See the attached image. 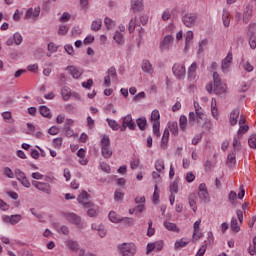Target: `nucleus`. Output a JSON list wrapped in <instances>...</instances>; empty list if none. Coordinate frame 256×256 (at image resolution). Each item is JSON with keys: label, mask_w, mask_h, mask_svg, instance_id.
Masks as SVG:
<instances>
[{"label": "nucleus", "mask_w": 256, "mask_h": 256, "mask_svg": "<svg viewBox=\"0 0 256 256\" xmlns=\"http://www.w3.org/2000/svg\"><path fill=\"white\" fill-rule=\"evenodd\" d=\"M71 89L67 86H64L61 90V95L64 101H69L71 99Z\"/></svg>", "instance_id": "25"}, {"label": "nucleus", "mask_w": 256, "mask_h": 256, "mask_svg": "<svg viewBox=\"0 0 256 256\" xmlns=\"http://www.w3.org/2000/svg\"><path fill=\"white\" fill-rule=\"evenodd\" d=\"M106 121H107L109 127H111V129H113V131H119V129H121V126H119V124L117 123V121L111 120V119H109V118H107Z\"/></svg>", "instance_id": "34"}, {"label": "nucleus", "mask_w": 256, "mask_h": 256, "mask_svg": "<svg viewBox=\"0 0 256 256\" xmlns=\"http://www.w3.org/2000/svg\"><path fill=\"white\" fill-rule=\"evenodd\" d=\"M41 13V8H29L25 14L26 19H33V17H39V14Z\"/></svg>", "instance_id": "17"}, {"label": "nucleus", "mask_w": 256, "mask_h": 256, "mask_svg": "<svg viewBox=\"0 0 256 256\" xmlns=\"http://www.w3.org/2000/svg\"><path fill=\"white\" fill-rule=\"evenodd\" d=\"M239 109H234L231 113H230V125L235 126V124L237 123L238 119H239Z\"/></svg>", "instance_id": "22"}, {"label": "nucleus", "mask_w": 256, "mask_h": 256, "mask_svg": "<svg viewBox=\"0 0 256 256\" xmlns=\"http://www.w3.org/2000/svg\"><path fill=\"white\" fill-rule=\"evenodd\" d=\"M248 131H249V126L247 125L240 126L238 130V139H241V137L245 135V133H247Z\"/></svg>", "instance_id": "39"}, {"label": "nucleus", "mask_w": 256, "mask_h": 256, "mask_svg": "<svg viewBox=\"0 0 256 256\" xmlns=\"http://www.w3.org/2000/svg\"><path fill=\"white\" fill-rule=\"evenodd\" d=\"M194 114H196L197 123H199V119L203 120L205 117V113H203V109L201 108L196 109Z\"/></svg>", "instance_id": "46"}, {"label": "nucleus", "mask_w": 256, "mask_h": 256, "mask_svg": "<svg viewBox=\"0 0 256 256\" xmlns=\"http://www.w3.org/2000/svg\"><path fill=\"white\" fill-rule=\"evenodd\" d=\"M185 39H186V49L189 47V43H191V41H193V31H188L185 35Z\"/></svg>", "instance_id": "44"}, {"label": "nucleus", "mask_w": 256, "mask_h": 256, "mask_svg": "<svg viewBox=\"0 0 256 256\" xmlns=\"http://www.w3.org/2000/svg\"><path fill=\"white\" fill-rule=\"evenodd\" d=\"M13 39H14V43L16 45H21V43H23V36H21V34L19 32H16L13 35Z\"/></svg>", "instance_id": "41"}, {"label": "nucleus", "mask_w": 256, "mask_h": 256, "mask_svg": "<svg viewBox=\"0 0 256 256\" xmlns=\"http://www.w3.org/2000/svg\"><path fill=\"white\" fill-rule=\"evenodd\" d=\"M249 19H251V8L247 6L244 10L242 21L243 23H249Z\"/></svg>", "instance_id": "31"}, {"label": "nucleus", "mask_w": 256, "mask_h": 256, "mask_svg": "<svg viewBox=\"0 0 256 256\" xmlns=\"http://www.w3.org/2000/svg\"><path fill=\"white\" fill-rule=\"evenodd\" d=\"M54 143V147H61V145H63V138L59 137V138H55L53 140Z\"/></svg>", "instance_id": "62"}, {"label": "nucleus", "mask_w": 256, "mask_h": 256, "mask_svg": "<svg viewBox=\"0 0 256 256\" xmlns=\"http://www.w3.org/2000/svg\"><path fill=\"white\" fill-rule=\"evenodd\" d=\"M172 72H173V75L177 77V79H184L187 73V70L185 69L184 64L176 63L172 67Z\"/></svg>", "instance_id": "5"}, {"label": "nucleus", "mask_w": 256, "mask_h": 256, "mask_svg": "<svg viewBox=\"0 0 256 256\" xmlns=\"http://www.w3.org/2000/svg\"><path fill=\"white\" fill-rule=\"evenodd\" d=\"M189 242L183 241V240H178L175 242V249H182V247H186V245H188Z\"/></svg>", "instance_id": "48"}, {"label": "nucleus", "mask_w": 256, "mask_h": 256, "mask_svg": "<svg viewBox=\"0 0 256 256\" xmlns=\"http://www.w3.org/2000/svg\"><path fill=\"white\" fill-rule=\"evenodd\" d=\"M103 21L101 19L94 20L91 24L92 31H100Z\"/></svg>", "instance_id": "27"}, {"label": "nucleus", "mask_w": 256, "mask_h": 256, "mask_svg": "<svg viewBox=\"0 0 256 256\" xmlns=\"http://www.w3.org/2000/svg\"><path fill=\"white\" fill-rule=\"evenodd\" d=\"M205 251H207V245H202L201 248L198 250L196 256H204Z\"/></svg>", "instance_id": "63"}, {"label": "nucleus", "mask_w": 256, "mask_h": 256, "mask_svg": "<svg viewBox=\"0 0 256 256\" xmlns=\"http://www.w3.org/2000/svg\"><path fill=\"white\" fill-rule=\"evenodd\" d=\"M100 167L102 169V171H104L105 173H109V171H111V166H109V164L102 162L100 164Z\"/></svg>", "instance_id": "59"}, {"label": "nucleus", "mask_w": 256, "mask_h": 256, "mask_svg": "<svg viewBox=\"0 0 256 256\" xmlns=\"http://www.w3.org/2000/svg\"><path fill=\"white\" fill-rule=\"evenodd\" d=\"M82 87L85 89H91L93 87V79H88L86 82H83Z\"/></svg>", "instance_id": "56"}, {"label": "nucleus", "mask_w": 256, "mask_h": 256, "mask_svg": "<svg viewBox=\"0 0 256 256\" xmlns=\"http://www.w3.org/2000/svg\"><path fill=\"white\" fill-rule=\"evenodd\" d=\"M70 19H71V14H69L68 12H64L60 17L59 21L61 23H67V21H69Z\"/></svg>", "instance_id": "49"}, {"label": "nucleus", "mask_w": 256, "mask_h": 256, "mask_svg": "<svg viewBox=\"0 0 256 256\" xmlns=\"http://www.w3.org/2000/svg\"><path fill=\"white\" fill-rule=\"evenodd\" d=\"M232 145H233V148H234V150H233L234 153H237V151H239V149H241V142L237 138L233 139Z\"/></svg>", "instance_id": "45"}, {"label": "nucleus", "mask_w": 256, "mask_h": 256, "mask_svg": "<svg viewBox=\"0 0 256 256\" xmlns=\"http://www.w3.org/2000/svg\"><path fill=\"white\" fill-rule=\"evenodd\" d=\"M182 22L184 23L185 27H195L197 25V14L195 13H188L182 17Z\"/></svg>", "instance_id": "6"}, {"label": "nucleus", "mask_w": 256, "mask_h": 256, "mask_svg": "<svg viewBox=\"0 0 256 256\" xmlns=\"http://www.w3.org/2000/svg\"><path fill=\"white\" fill-rule=\"evenodd\" d=\"M140 164H141V160L137 158H133L130 162V167L131 169H137V167H139Z\"/></svg>", "instance_id": "50"}, {"label": "nucleus", "mask_w": 256, "mask_h": 256, "mask_svg": "<svg viewBox=\"0 0 256 256\" xmlns=\"http://www.w3.org/2000/svg\"><path fill=\"white\" fill-rule=\"evenodd\" d=\"M229 12L228 11H223L222 14V21H223V25L224 27H229L230 23H231V19H229Z\"/></svg>", "instance_id": "32"}, {"label": "nucleus", "mask_w": 256, "mask_h": 256, "mask_svg": "<svg viewBox=\"0 0 256 256\" xmlns=\"http://www.w3.org/2000/svg\"><path fill=\"white\" fill-rule=\"evenodd\" d=\"M195 199H197V195H195V193L190 194L188 197V203L192 211L194 213H197V201Z\"/></svg>", "instance_id": "19"}, {"label": "nucleus", "mask_w": 256, "mask_h": 256, "mask_svg": "<svg viewBox=\"0 0 256 256\" xmlns=\"http://www.w3.org/2000/svg\"><path fill=\"white\" fill-rule=\"evenodd\" d=\"M107 73L112 79H117V71L115 70V67H110Z\"/></svg>", "instance_id": "52"}, {"label": "nucleus", "mask_w": 256, "mask_h": 256, "mask_svg": "<svg viewBox=\"0 0 256 256\" xmlns=\"http://www.w3.org/2000/svg\"><path fill=\"white\" fill-rule=\"evenodd\" d=\"M249 45L251 49H256V37L255 36H249Z\"/></svg>", "instance_id": "60"}, {"label": "nucleus", "mask_w": 256, "mask_h": 256, "mask_svg": "<svg viewBox=\"0 0 256 256\" xmlns=\"http://www.w3.org/2000/svg\"><path fill=\"white\" fill-rule=\"evenodd\" d=\"M131 9L134 13L143 11V0H131Z\"/></svg>", "instance_id": "16"}, {"label": "nucleus", "mask_w": 256, "mask_h": 256, "mask_svg": "<svg viewBox=\"0 0 256 256\" xmlns=\"http://www.w3.org/2000/svg\"><path fill=\"white\" fill-rule=\"evenodd\" d=\"M164 227H165V229H167L168 231H178L177 225H176L175 223L164 222Z\"/></svg>", "instance_id": "40"}, {"label": "nucleus", "mask_w": 256, "mask_h": 256, "mask_svg": "<svg viewBox=\"0 0 256 256\" xmlns=\"http://www.w3.org/2000/svg\"><path fill=\"white\" fill-rule=\"evenodd\" d=\"M155 235V228H153V221L148 222V231H147V236L148 237H153Z\"/></svg>", "instance_id": "42"}, {"label": "nucleus", "mask_w": 256, "mask_h": 256, "mask_svg": "<svg viewBox=\"0 0 256 256\" xmlns=\"http://www.w3.org/2000/svg\"><path fill=\"white\" fill-rule=\"evenodd\" d=\"M122 124L126 125L128 129H130V131L135 130V122H133V117L131 116V114H128L123 118Z\"/></svg>", "instance_id": "18"}, {"label": "nucleus", "mask_w": 256, "mask_h": 256, "mask_svg": "<svg viewBox=\"0 0 256 256\" xmlns=\"http://www.w3.org/2000/svg\"><path fill=\"white\" fill-rule=\"evenodd\" d=\"M161 115L159 114V110H153L151 113L150 121L152 123V131L155 137H161L160 127H161Z\"/></svg>", "instance_id": "2"}, {"label": "nucleus", "mask_w": 256, "mask_h": 256, "mask_svg": "<svg viewBox=\"0 0 256 256\" xmlns=\"http://www.w3.org/2000/svg\"><path fill=\"white\" fill-rule=\"evenodd\" d=\"M198 197L202 201H207V199H209V191H207V185H205V183L199 185Z\"/></svg>", "instance_id": "12"}, {"label": "nucleus", "mask_w": 256, "mask_h": 256, "mask_svg": "<svg viewBox=\"0 0 256 256\" xmlns=\"http://www.w3.org/2000/svg\"><path fill=\"white\" fill-rule=\"evenodd\" d=\"M197 62H193L191 66L188 68V79L190 81H195L197 79V69H198Z\"/></svg>", "instance_id": "14"}, {"label": "nucleus", "mask_w": 256, "mask_h": 256, "mask_svg": "<svg viewBox=\"0 0 256 256\" xmlns=\"http://www.w3.org/2000/svg\"><path fill=\"white\" fill-rule=\"evenodd\" d=\"M175 41V38L171 35H166L162 41H161V44H160V49L162 51H165L167 49H169V47H171V44L172 42Z\"/></svg>", "instance_id": "11"}, {"label": "nucleus", "mask_w": 256, "mask_h": 256, "mask_svg": "<svg viewBox=\"0 0 256 256\" xmlns=\"http://www.w3.org/2000/svg\"><path fill=\"white\" fill-rule=\"evenodd\" d=\"M226 163L229 167H235V163H237V157H236L235 151H232L231 153L228 154Z\"/></svg>", "instance_id": "20"}, {"label": "nucleus", "mask_w": 256, "mask_h": 256, "mask_svg": "<svg viewBox=\"0 0 256 256\" xmlns=\"http://www.w3.org/2000/svg\"><path fill=\"white\" fill-rule=\"evenodd\" d=\"M255 33H256V24L252 23V24L249 25L248 37L255 36Z\"/></svg>", "instance_id": "47"}, {"label": "nucleus", "mask_w": 256, "mask_h": 256, "mask_svg": "<svg viewBox=\"0 0 256 256\" xmlns=\"http://www.w3.org/2000/svg\"><path fill=\"white\" fill-rule=\"evenodd\" d=\"M122 256H134L137 253V248L133 243H124L119 246Z\"/></svg>", "instance_id": "4"}, {"label": "nucleus", "mask_w": 256, "mask_h": 256, "mask_svg": "<svg viewBox=\"0 0 256 256\" xmlns=\"http://www.w3.org/2000/svg\"><path fill=\"white\" fill-rule=\"evenodd\" d=\"M201 237H203V233H201V228L194 230L193 232V239H201Z\"/></svg>", "instance_id": "57"}, {"label": "nucleus", "mask_w": 256, "mask_h": 256, "mask_svg": "<svg viewBox=\"0 0 256 256\" xmlns=\"http://www.w3.org/2000/svg\"><path fill=\"white\" fill-rule=\"evenodd\" d=\"M167 143H169V130L165 129L160 144L161 149H167Z\"/></svg>", "instance_id": "23"}, {"label": "nucleus", "mask_w": 256, "mask_h": 256, "mask_svg": "<svg viewBox=\"0 0 256 256\" xmlns=\"http://www.w3.org/2000/svg\"><path fill=\"white\" fill-rule=\"evenodd\" d=\"M78 202L80 203V205H83V207H95V204L89 201V193H87V191H83L78 196Z\"/></svg>", "instance_id": "8"}, {"label": "nucleus", "mask_w": 256, "mask_h": 256, "mask_svg": "<svg viewBox=\"0 0 256 256\" xmlns=\"http://www.w3.org/2000/svg\"><path fill=\"white\" fill-rule=\"evenodd\" d=\"M137 126L139 127L140 131H145L147 127V119L146 118H138L136 120Z\"/></svg>", "instance_id": "28"}, {"label": "nucleus", "mask_w": 256, "mask_h": 256, "mask_svg": "<svg viewBox=\"0 0 256 256\" xmlns=\"http://www.w3.org/2000/svg\"><path fill=\"white\" fill-rule=\"evenodd\" d=\"M179 125H180L181 131H187V116L185 115L180 116Z\"/></svg>", "instance_id": "30"}, {"label": "nucleus", "mask_w": 256, "mask_h": 256, "mask_svg": "<svg viewBox=\"0 0 256 256\" xmlns=\"http://www.w3.org/2000/svg\"><path fill=\"white\" fill-rule=\"evenodd\" d=\"M68 31H69V27H67L66 25H62L59 27L58 34L67 35Z\"/></svg>", "instance_id": "55"}, {"label": "nucleus", "mask_w": 256, "mask_h": 256, "mask_svg": "<svg viewBox=\"0 0 256 256\" xmlns=\"http://www.w3.org/2000/svg\"><path fill=\"white\" fill-rule=\"evenodd\" d=\"M121 221L122 223H124L125 225H133V218H129V217H126V218H121Z\"/></svg>", "instance_id": "64"}, {"label": "nucleus", "mask_w": 256, "mask_h": 256, "mask_svg": "<svg viewBox=\"0 0 256 256\" xmlns=\"http://www.w3.org/2000/svg\"><path fill=\"white\" fill-rule=\"evenodd\" d=\"M135 27H137V17L132 18L129 21V25H128V31L129 33H133L135 31Z\"/></svg>", "instance_id": "36"}, {"label": "nucleus", "mask_w": 256, "mask_h": 256, "mask_svg": "<svg viewBox=\"0 0 256 256\" xmlns=\"http://www.w3.org/2000/svg\"><path fill=\"white\" fill-rule=\"evenodd\" d=\"M155 169L156 171H158V173H161L163 169H165V162H163L162 160H157L155 162Z\"/></svg>", "instance_id": "38"}, {"label": "nucleus", "mask_w": 256, "mask_h": 256, "mask_svg": "<svg viewBox=\"0 0 256 256\" xmlns=\"http://www.w3.org/2000/svg\"><path fill=\"white\" fill-rule=\"evenodd\" d=\"M66 245L71 251H79V242L77 241L68 240Z\"/></svg>", "instance_id": "26"}, {"label": "nucleus", "mask_w": 256, "mask_h": 256, "mask_svg": "<svg viewBox=\"0 0 256 256\" xmlns=\"http://www.w3.org/2000/svg\"><path fill=\"white\" fill-rule=\"evenodd\" d=\"M67 71L72 75L73 79H79L83 75V69L77 66H68Z\"/></svg>", "instance_id": "13"}, {"label": "nucleus", "mask_w": 256, "mask_h": 256, "mask_svg": "<svg viewBox=\"0 0 256 256\" xmlns=\"http://www.w3.org/2000/svg\"><path fill=\"white\" fill-rule=\"evenodd\" d=\"M15 175H16V178L18 179V181H21L22 179H25V173L19 169H16L15 170Z\"/></svg>", "instance_id": "53"}, {"label": "nucleus", "mask_w": 256, "mask_h": 256, "mask_svg": "<svg viewBox=\"0 0 256 256\" xmlns=\"http://www.w3.org/2000/svg\"><path fill=\"white\" fill-rule=\"evenodd\" d=\"M140 99H145V92L138 93L136 96H134L133 101L137 103Z\"/></svg>", "instance_id": "61"}, {"label": "nucleus", "mask_w": 256, "mask_h": 256, "mask_svg": "<svg viewBox=\"0 0 256 256\" xmlns=\"http://www.w3.org/2000/svg\"><path fill=\"white\" fill-rule=\"evenodd\" d=\"M142 71H144V73H153V65H151V62H149V60H143L142 64Z\"/></svg>", "instance_id": "21"}, {"label": "nucleus", "mask_w": 256, "mask_h": 256, "mask_svg": "<svg viewBox=\"0 0 256 256\" xmlns=\"http://www.w3.org/2000/svg\"><path fill=\"white\" fill-rule=\"evenodd\" d=\"M248 144L251 149H256V135L252 134L248 139Z\"/></svg>", "instance_id": "43"}, {"label": "nucleus", "mask_w": 256, "mask_h": 256, "mask_svg": "<svg viewBox=\"0 0 256 256\" xmlns=\"http://www.w3.org/2000/svg\"><path fill=\"white\" fill-rule=\"evenodd\" d=\"M101 153L104 159H111L113 155V149H111V140H109V136L104 135L101 138Z\"/></svg>", "instance_id": "3"}, {"label": "nucleus", "mask_w": 256, "mask_h": 256, "mask_svg": "<svg viewBox=\"0 0 256 256\" xmlns=\"http://www.w3.org/2000/svg\"><path fill=\"white\" fill-rule=\"evenodd\" d=\"M21 219H22V217L20 214H15V215L4 217V222L10 223V225H17V223H19V221H21Z\"/></svg>", "instance_id": "15"}, {"label": "nucleus", "mask_w": 256, "mask_h": 256, "mask_svg": "<svg viewBox=\"0 0 256 256\" xmlns=\"http://www.w3.org/2000/svg\"><path fill=\"white\" fill-rule=\"evenodd\" d=\"M32 185L38 189V191H42V193H45L46 195H51V184L46 182L33 181Z\"/></svg>", "instance_id": "7"}, {"label": "nucleus", "mask_w": 256, "mask_h": 256, "mask_svg": "<svg viewBox=\"0 0 256 256\" xmlns=\"http://www.w3.org/2000/svg\"><path fill=\"white\" fill-rule=\"evenodd\" d=\"M40 114L42 117H51V110L47 106H41Z\"/></svg>", "instance_id": "37"}, {"label": "nucleus", "mask_w": 256, "mask_h": 256, "mask_svg": "<svg viewBox=\"0 0 256 256\" xmlns=\"http://www.w3.org/2000/svg\"><path fill=\"white\" fill-rule=\"evenodd\" d=\"M109 219H110V221H111L112 223H121L122 217L119 216L117 213L111 211V212L109 213Z\"/></svg>", "instance_id": "29"}, {"label": "nucleus", "mask_w": 256, "mask_h": 256, "mask_svg": "<svg viewBox=\"0 0 256 256\" xmlns=\"http://www.w3.org/2000/svg\"><path fill=\"white\" fill-rule=\"evenodd\" d=\"M154 249H156V251H161L163 249V240L154 242Z\"/></svg>", "instance_id": "58"}, {"label": "nucleus", "mask_w": 256, "mask_h": 256, "mask_svg": "<svg viewBox=\"0 0 256 256\" xmlns=\"http://www.w3.org/2000/svg\"><path fill=\"white\" fill-rule=\"evenodd\" d=\"M194 123H197V114L195 112L189 113V124L193 125Z\"/></svg>", "instance_id": "51"}, {"label": "nucleus", "mask_w": 256, "mask_h": 256, "mask_svg": "<svg viewBox=\"0 0 256 256\" xmlns=\"http://www.w3.org/2000/svg\"><path fill=\"white\" fill-rule=\"evenodd\" d=\"M104 25H105L106 29L109 31V29H113V27H115V21H113L109 17H106L104 19Z\"/></svg>", "instance_id": "35"}, {"label": "nucleus", "mask_w": 256, "mask_h": 256, "mask_svg": "<svg viewBox=\"0 0 256 256\" xmlns=\"http://www.w3.org/2000/svg\"><path fill=\"white\" fill-rule=\"evenodd\" d=\"M231 63H233V53L229 52L225 59L222 60L221 69L223 73H227L229 71V67H231Z\"/></svg>", "instance_id": "9"}, {"label": "nucleus", "mask_w": 256, "mask_h": 256, "mask_svg": "<svg viewBox=\"0 0 256 256\" xmlns=\"http://www.w3.org/2000/svg\"><path fill=\"white\" fill-rule=\"evenodd\" d=\"M213 81H214V88H213V93L215 95H219V97H225L227 94V85L223 83L221 80V77L219 76V73L214 72L213 73Z\"/></svg>", "instance_id": "1"}, {"label": "nucleus", "mask_w": 256, "mask_h": 256, "mask_svg": "<svg viewBox=\"0 0 256 256\" xmlns=\"http://www.w3.org/2000/svg\"><path fill=\"white\" fill-rule=\"evenodd\" d=\"M114 41H116V43L118 44L123 43V34H121L120 32H116V34L114 35Z\"/></svg>", "instance_id": "54"}, {"label": "nucleus", "mask_w": 256, "mask_h": 256, "mask_svg": "<svg viewBox=\"0 0 256 256\" xmlns=\"http://www.w3.org/2000/svg\"><path fill=\"white\" fill-rule=\"evenodd\" d=\"M230 227L234 233H239V231H241V227L239 226L236 218H232Z\"/></svg>", "instance_id": "33"}, {"label": "nucleus", "mask_w": 256, "mask_h": 256, "mask_svg": "<svg viewBox=\"0 0 256 256\" xmlns=\"http://www.w3.org/2000/svg\"><path fill=\"white\" fill-rule=\"evenodd\" d=\"M168 128L172 135H174L175 137L179 135V125L177 124V122L168 123Z\"/></svg>", "instance_id": "24"}, {"label": "nucleus", "mask_w": 256, "mask_h": 256, "mask_svg": "<svg viewBox=\"0 0 256 256\" xmlns=\"http://www.w3.org/2000/svg\"><path fill=\"white\" fill-rule=\"evenodd\" d=\"M67 219L69 223H73V225H76L78 229H83V222L81 221V217L78 215L70 213L68 214Z\"/></svg>", "instance_id": "10"}]
</instances>
